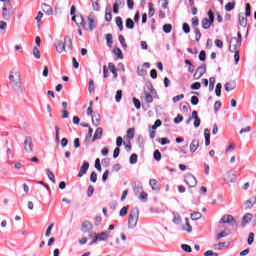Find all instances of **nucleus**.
Masks as SVG:
<instances>
[{
  "mask_svg": "<svg viewBox=\"0 0 256 256\" xmlns=\"http://www.w3.org/2000/svg\"><path fill=\"white\" fill-rule=\"evenodd\" d=\"M8 79H9L12 89H15L16 91L23 92V90L21 89V87H22L21 73H19V71L11 70L9 73Z\"/></svg>",
  "mask_w": 256,
  "mask_h": 256,
  "instance_id": "nucleus-1",
  "label": "nucleus"
},
{
  "mask_svg": "<svg viewBox=\"0 0 256 256\" xmlns=\"http://www.w3.org/2000/svg\"><path fill=\"white\" fill-rule=\"evenodd\" d=\"M55 46L57 53H63L65 51V47H68L70 51H73V40L71 39V37L66 36L64 38V41L56 40Z\"/></svg>",
  "mask_w": 256,
  "mask_h": 256,
  "instance_id": "nucleus-2",
  "label": "nucleus"
},
{
  "mask_svg": "<svg viewBox=\"0 0 256 256\" xmlns=\"http://www.w3.org/2000/svg\"><path fill=\"white\" fill-rule=\"evenodd\" d=\"M137 221H139V208H133L128 217V227L135 229L137 227Z\"/></svg>",
  "mask_w": 256,
  "mask_h": 256,
  "instance_id": "nucleus-3",
  "label": "nucleus"
},
{
  "mask_svg": "<svg viewBox=\"0 0 256 256\" xmlns=\"http://www.w3.org/2000/svg\"><path fill=\"white\" fill-rule=\"evenodd\" d=\"M2 17L5 21H9L13 17V8L11 7V1H6L2 8Z\"/></svg>",
  "mask_w": 256,
  "mask_h": 256,
  "instance_id": "nucleus-4",
  "label": "nucleus"
},
{
  "mask_svg": "<svg viewBox=\"0 0 256 256\" xmlns=\"http://www.w3.org/2000/svg\"><path fill=\"white\" fill-rule=\"evenodd\" d=\"M220 225H223L225 223H228L229 225L235 226L237 225V220L233 218L232 215H224L220 220H219Z\"/></svg>",
  "mask_w": 256,
  "mask_h": 256,
  "instance_id": "nucleus-5",
  "label": "nucleus"
},
{
  "mask_svg": "<svg viewBox=\"0 0 256 256\" xmlns=\"http://www.w3.org/2000/svg\"><path fill=\"white\" fill-rule=\"evenodd\" d=\"M207 73V64L200 65L194 73V79H201Z\"/></svg>",
  "mask_w": 256,
  "mask_h": 256,
  "instance_id": "nucleus-6",
  "label": "nucleus"
},
{
  "mask_svg": "<svg viewBox=\"0 0 256 256\" xmlns=\"http://www.w3.org/2000/svg\"><path fill=\"white\" fill-rule=\"evenodd\" d=\"M184 182L190 188L197 187V178H195V176H193V174H187L185 176Z\"/></svg>",
  "mask_w": 256,
  "mask_h": 256,
  "instance_id": "nucleus-7",
  "label": "nucleus"
},
{
  "mask_svg": "<svg viewBox=\"0 0 256 256\" xmlns=\"http://www.w3.org/2000/svg\"><path fill=\"white\" fill-rule=\"evenodd\" d=\"M24 151L26 153H33V138L28 136L24 140Z\"/></svg>",
  "mask_w": 256,
  "mask_h": 256,
  "instance_id": "nucleus-8",
  "label": "nucleus"
},
{
  "mask_svg": "<svg viewBox=\"0 0 256 256\" xmlns=\"http://www.w3.org/2000/svg\"><path fill=\"white\" fill-rule=\"evenodd\" d=\"M72 21L76 23L77 27L85 29V18L83 16H72Z\"/></svg>",
  "mask_w": 256,
  "mask_h": 256,
  "instance_id": "nucleus-9",
  "label": "nucleus"
},
{
  "mask_svg": "<svg viewBox=\"0 0 256 256\" xmlns=\"http://www.w3.org/2000/svg\"><path fill=\"white\" fill-rule=\"evenodd\" d=\"M239 47H241V43L240 42H237L234 39L230 40V47H229L230 53L239 51Z\"/></svg>",
  "mask_w": 256,
  "mask_h": 256,
  "instance_id": "nucleus-10",
  "label": "nucleus"
},
{
  "mask_svg": "<svg viewBox=\"0 0 256 256\" xmlns=\"http://www.w3.org/2000/svg\"><path fill=\"white\" fill-rule=\"evenodd\" d=\"M87 171H89V162L84 161L82 166L80 167V171L78 173V177H83V175L87 174Z\"/></svg>",
  "mask_w": 256,
  "mask_h": 256,
  "instance_id": "nucleus-11",
  "label": "nucleus"
},
{
  "mask_svg": "<svg viewBox=\"0 0 256 256\" xmlns=\"http://www.w3.org/2000/svg\"><path fill=\"white\" fill-rule=\"evenodd\" d=\"M149 185L152 191H155L156 193H159V191H161V187L159 186V183L157 182L156 179H150Z\"/></svg>",
  "mask_w": 256,
  "mask_h": 256,
  "instance_id": "nucleus-12",
  "label": "nucleus"
},
{
  "mask_svg": "<svg viewBox=\"0 0 256 256\" xmlns=\"http://www.w3.org/2000/svg\"><path fill=\"white\" fill-rule=\"evenodd\" d=\"M103 137V128L98 127L94 133V136L92 138V143H95L97 139H101Z\"/></svg>",
  "mask_w": 256,
  "mask_h": 256,
  "instance_id": "nucleus-13",
  "label": "nucleus"
},
{
  "mask_svg": "<svg viewBox=\"0 0 256 256\" xmlns=\"http://www.w3.org/2000/svg\"><path fill=\"white\" fill-rule=\"evenodd\" d=\"M92 229H93V224H91V222L86 220L82 223L83 233H89V231H91Z\"/></svg>",
  "mask_w": 256,
  "mask_h": 256,
  "instance_id": "nucleus-14",
  "label": "nucleus"
},
{
  "mask_svg": "<svg viewBox=\"0 0 256 256\" xmlns=\"http://www.w3.org/2000/svg\"><path fill=\"white\" fill-rule=\"evenodd\" d=\"M199 149V139H193L190 143V153H195Z\"/></svg>",
  "mask_w": 256,
  "mask_h": 256,
  "instance_id": "nucleus-15",
  "label": "nucleus"
},
{
  "mask_svg": "<svg viewBox=\"0 0 256 256\" xmlns=\"http://www.w3.org/2000/svg\"><path fill=\"white\" fill-rule=\"evenodd\" d=\"M42 11L46 13L48 16L53 15V8L47 3L42 4Z\"/></svg>",
  "mask_w": 256,
  "mask_h": 256,
  "instance_id": "nucleus-16",
  "label": "nucleus"
},
{
  "mask_svg": "<svg viewBox=\"0 0 256 256\" xmlns=\"http://www.w3.org/2000/svg\"><path fill=\"white\" fill-rule=\"evenodd\" d=\"M236 87H237V83H236L235 81L227 82V83L224 85V89H225V91H227V92L233 91Z\"/></svg>",
  "mask_w": 256,
  "mask_h": 256,
  "instance_id": "nucleus-17",
  "label": "nucleus"
},
{
  "mask_svg": "<svg viewBox=\"0 0 256 256\" xmlns=\"http://www.w3.org/2000/svg\"><path fill=\"white\" fill-rule=\"evenodd\" d=\"M88 27L91 31L97 29V21H95L94 18H91V16L88 17Z\"/></svg>",
  "mask_w": 256,
  "mask_h": 256,
  "instance_id": "nucleus-18",
  "label": "nucleus"
},
{
  "mask_svg": "<svg viewBox=\"0 0 256 256\" xmlns=\"http://www.w3.org/2000/svg\"><path fill=\"white\" fill-rule=\"evenodd\" d=\"M133 191H134V194L136 195V197H139L140 194H141L142 191H143V185H142V184H136V185L133 187Z\"/></svg>",
  "mask_w": 256,
  "mask_h": 256,
  "instance_id": "nucleus-19",
  "label": "nucleus"
},
{
  "mask_svg": "<svg viewBox=\"0 0 256 256\" xmlns=\"http://www.w3.org/2000/svg\"><path fill=\"white\" fill-rule=\"evenodd\" d=\"M101 121V116L99 115V113H93L92 115V123L93 125H95V127H97L99 125V122Z\"/></svg>",
  "mask_w": 256,
  "mask_h": 256,
  "instance_id": "nucleus-20",
  "label": "nucleus"
},
{
  "mask_svg": "<svg viewBox=\"0 0 256 256\" xmlns=\"http://www.w3.org/2000/svg\"><path fill=\"white\" fill-rule=\"evenodd\" d=\"M108 67H109V70L111 71V73L113 74L114 79H117L118 74H117V68L115 67V64L110 62V63H108Z\"/></svg>",
  "mask_w": 256,
  "mask_h": 256,
  "instance_id": "nucleus-21",
  "label": "nucleus"
},
{
  "mask_svg": "<svg viewBox=\"0 0 256 256\" xmlns=\"http://www.w3.org/2000/svg\"><path fill=\"white\" fill-rule=\"evenodd\" d=\"M99 241H107L109 239V232H101L100 234L97 235Z\"/></svg>",
  "mask_w": 256,
  "mask_h": 256,
  "instance_id": "nucleus-22",
  "label": "nucleus"
},
{
  "mask_svg": "<svg viewBox=\"0 0 256 256\" xmlns=\"http://www.w3.org/2000/svg\"><path fill=\"white\" fill-rule=\"evenodd\" d=\"M212 24H213V22H211L207 18H203L202 19V27H203V29H210Z\"/></svg>",
  "mask_w": 256,
  "mask_h": 256,
  "instance_id": "nucleus-23",
  "label": "nucleus"
},
{
  "mask_svg": "<svg viewBox=\"0 0 256 256\" xmlns=\"http://www.w3.org/2000/svg\"><path fill=\"white\" fill-rule=\"evenodd\" d=\"M253 215L251 213H247L246 215L243 216L242 223L243 225H247V223H250Z\"/></svg>",
  "mask_w": 256,
  "mask_h": 256,
  "instance_id": "nucleus-24",
  "label": "nucleus"
},
{
  "mask_svg": "<svg viewBox=\"0 0 256 256\" xmlns=\"http://www.w3.org/2000/svg\"><path fill=\"white\" fill-rule=\"evenodd\" d=\"M126 28L127 29H134L135 28V22H133V19H131V18L126 19Z\"/></svg>",
  "mask_w": 256,
  "mask_h": 256,
  "instance_id": "nucleus-25",
  "label": "nucleus"
},
{
  "mask_svg": "<svg viewBox=\"0 0 256 256\" xmlns=\"http://www.w3.org/2000/svg\"><path fill=\"white\" fill-rule=\"evenodd\" d=\"M144 101L145 103H153V95L144 92Z\"/></svg>",
  "mask_w": 256,
  "mask_h": 256,
  "instance_id": "nucleus-26",
  "label": "nucleus"
},
{
  "mask_svg": "<svg viewBox=\"0 0 256 256\" xmlns=\"http://www.w3.org/2000/svg\"><path fill=\"white\" fill-rule=\"evenodd\" d=\"M46 174L48 179H50L53 183H55V174L49 168L46 169Z\"/></svg>",
  "mask_w": 256,
  "mask_h": 256,
  "instance_id": "nucleus-27",
  "label": "nucleus"
},
{
  "mask_svg": "<svg viewBox=\"0 0 256 256\" xmlns=\"http://www.w3.org/2000/svg\"><path fill=\"white\" fill-rule=\"evenodd\" d=\"M90 1L95 11H101V6H99V0H90Z\"/></svg>",
  "mask_w": 256,
  "mask_h": 256,
  "instance_id": "nucleus-28",
  "label": "nucleus"
},
{
  "mask_svg": "<svg viewBox=\"0 0 256 256\" xmlns=\"http://www.w3.org/2000/svg\"><path fill=\"white\" fill-rule=\"evenodd\" d=\"M116 25L120 31H123V19L119 16L116 17Z\"/></svg>",
  "mask_w": 256,
  "mask_h": 256,
  "instance_id": "nucleus-29",
  "label": "nucleus"
},
{
  "mask_svg": "<svg viewBox=\"0 0 256 256\" xmlns=\"http://www.w3.org/2000/svg\"><path fill=\"white\" fill-rule=\"evenodd\" d=\"M156 141H158L160 145H169V143H171V140H169V138H158L156 139Z\"/></svg>",
  "mask_w": 256,
  "mask_h": 256,
  "instance_id": "nucleus-30",
  "label": "nucleus"
},
{
  "mask_svg": "<svg viewBox=\"0 0 256 256\" xmlns=\"http://www.w3.org/2000/svg\"><path fill=\"white\" fill-rule=\"evenodd\" d=\"M201 217H202L201 212H194L191 214L192 221H199V219H201Z\"/></svg>",
  "mask_w": 256,
  "mask_h": 256,
  "instance_id": "nucleus-31",
  "label": "nucleus"
},
{
  "mask_svg": "<svg viewBox=\"0 0 256 256\" xmlns=\"http://www.w3.org/2000/svg\"><path fill=\"white\" fill-rule=\"evenodd\" d=\"M106 41L108 47H113V35L112 34H106Z\"/></svg>",
  "mask_w": 256,
  "mask_h": 256,
  "instance_id": "nucleus-32",
  "label": "nucleus"
},
{
  "mask_svg": "<svg viewBox=\"0 0 256 256\" xmlns=\"http://www.w3.org/2000/svg\"><path fill=\"white\" fill-rule=\"evenodd\" d=\"M235 2H229L225 5V11H233L235 9Z\"/></svg>",
  "mask_w": 256,
  "mask_h": 256,
  "instance_id": "nucleus-33",
  "label": "nucleus"
},
{
  "mask_svg": "<svg viewBox=\"0 0 256 256\" xmlns=\"http://www.w3.org/2000/svg\"><path fill=\"white\" fill-rule=\"evenodd\" d=\"M239 24L241 27H247V17L239 15Z\"/></svg>",
  "mask_w": 256,
  "mask_h": 256,
  "instance_id": "nucleus-34",
  "label": "nucleus"
},
{
  "mask_svg": "<svg viewBox=\"0 0 256 256\" xmlns=\"http://www.w3.org/2000/svg\"><path fill=\"white\" fill-rule=\"evenodd\" d=\"M33 56L35 57V59H41V51H39V48H37V46L33 48Z\"/></svg>",
  "mask_w": 256,
  "mask_h": 256,
  "instance_id": "nucleus-35",
  "label": "nucleus"
},
{
  "mask_svg": "<svg viewBox=\"0 0 256 256\" xmlns=\"http://www.w3.org/2000/svg\"><path fill=\"white\" fill-rule=\"evenodd\" d=\"M194 33H195V39L197 42L201 41V30L199 28L195 27L194 28Z\"/></svg>",
  "mask_w": 256,
  "mask_h": 256,
  "instance_id": "nucleus-36",
  "label": "nucleus"
},
{
  "mask_svg": "<svg viewBox=\"0 0 256 256\" xmlns=\"http://www.w3.org/2000/svg\"><path fill=\"white\" fill-rule=\"evenodd\" d=\"M148 5H149L148 17H153L155 15V8H153V2H150Z\"/></svg>",
  "mask_w": 256,
  "mask_h": 256,
  "instance_id": "nucleus-37",
  "label": "nucleus"
},
{
  "mask_svg": "<svg viewBox=\"0 0 256 256\" xmlns=\"http://www.w3.org/2000/svg\"><path fill=\"white\" fill-rule=\"evenodd\" d=\"M123 97V91L122 90H117L116 96H115V101L116 103H119Z\"/></svg>",
  "mask_w": 256,
  "mask_h": 256,
  "instance_id": "nucleus-38",
  "label": "nucleus"
},
{
  "mask_svg": "<svg viewBox=\"0 0 256 256\" xmlns=\"http://www.w3.org/2000/svg\"><path fill=\"white\" fill-rule=\"evenodd\" d=\"M182 99H185V94H180L172 98L173 103H179Z\"/></svg>",
  "mask_w": 256,
  "mask_h": 256,
  "instance_id": "nucleus-39",
  "label": "nucleus"
},
{
  "mask_svg": "<svg viewBox=\"0 0 256 256\" xmlns=\"http://www.w3.org/2000/svg\"><path fill=\"white\" fill-rule=\"evenodd\" d=\"M147 197H149V195L146 192L142 191L138 196V199H140V201H143L145 203L147 201Z\"/></svg>",
  "mask_w": 256,
  "mask_h": 256,
  "instance_id": "nucleus-40",
  "label": "nucleus"
},
{
  "mask_svg": "<svg viewBox=\"0 0 256 256\" xmlns=\"http://www.w3.org/2000/svg\"><path fill=\"white\" fill-rule=\"evenodd\" d=\"M135 137V128H130L127 130V138L133 139Z\"/></svg>",
  "mask_w": 256,
  "mask_h": 256,
  "instance_id": "nucleus-41",
  "label": "nucleus"
},
{
  "mask_svg": "<svg viewBox=\"0 0 256 256\" xmlns=\"http://www.w3.org/2000/svg\"><path fill=\"white\" fill-rule=\"evenodd\" d=\"M185 221H186V228H183V230L187 231V233H191V231H193V227H191V224H189V218H186Z\"/></svg>",
  "mask_w": 256,
  "mask_h": 256,
  "instance_id": "nucleus-42",
  "label": "nucleus"
},
{
  "mask_svg": "<svg viewBox=\"0 0 256 256\" xmlns=\"http://www.w3.org/2000/svg\"><path fill=\"white\" fill-rule=\"evenodd\" d=\"M164 33H171L173 31V26L171 24H165L163 26Z\"/></svg>",
  "mask_w": 256,
  "mask_h": 256,
  "instance_id": "nucleus-43",
  "label": "nucleus"
},
{
  "mask_svg": "<svg viewBox=\"0 0 256 256\" xmlns=\"http://www.w3.org/2000/svg\"><path fill=\"white\" fill-rule=\"evenodd\" d=\"M118 39L123 49H127V42H125V37L123 35H119Z\"/></svg>",
  "mask_w": 256,
  "mask_h": 256,
  "instance_id": "nucleus-44",
  "label": "nucleus"
},
{
  "mask_svg": "<svg viewBox=\"0 0 256 256\" xmlns=\"http://www.w3.org/2000/svg\"><path fill=\"white\" fill-rule=\"evenodd\" d=\"M223 88V85L221 83H218L216 85L215 93L217 97H221V89Z\"/></svg>",
  "mask_w": 256,
  "mask_h": 256,
  "instance_id": "nucleus-45",
  "label": "nucleus"
},
{
  "mask_svg": "<svg viewBox=\"0 0 256 256\" xmlns=\"http://www.w3.org/2000/svg\"><path fill=\"white\" fill-rule=\"evenodd\" d=\"M181 249L183 251H185L186 253H191L193 251V249L191 248V246L187 245V244H182L181 245Z\"/></svg>",
  "mask_w": 256,
  "mask_h": 256,
  "instance_id": "nucleus-46",
  "label": "nucleus"
},
{
  "mask_svg": "<svg viewBox=\"0 0 256 256\" xmlns=\"http://www.w3.org/2000/svg\"><path fill=\"white\" fill-rule=\"evenodd\" d=\"M114 54L118 57V59H123V52L121 51V48H115Z\"/></svg>",
  "mask_w": 256,
  "mask_h": 256,
  "instance_id": "nucleus-47",
  "label": "nucleus"
},
{
  "mask_svg": "<svg viewBox=\"0 0 256 256\" xmlns=\"http://www.w3.org/2000/svg\"><path fill=\"white\" fill-rule=\"evenodd\" d=\"M113 20V14H111V12H108L107 9H106V12H105V21H107L108 23H110V21Z\"/></svg>",
  "mask_w": 256,
  "mask_h": 256,
  "instance_id": "nucleus-48",
  "label": "nucleus"
},
{
  "mask_svg": "<svg viewBox=\"0 0 256 256\" xmlns=\"http://www.w3.org/2000/svg\"><path fill=\"white\" fill-rule=\"evenodd\" d=\"M214 88H215V77H210V79H209V89H210V91H213Z\"/></svg>",
  "mask_w": 256,
  "mask_h": 256,
  "instance_id": "nucleus-49",
  "label": "nucleus"
},
{
  "mask_svg": "<svg viewBox=\"0 0 256 256\" xmlns=\"http://www.w3.org/2000/svg\"><path fill=\"white\" fill-rule=\"evenodd\" d=\"M129 211V206H124L121 210H120V217H125V215H127Z\"/></svg>",
  "mask_w": 256,
  "mask_h": 256,
  "instance_id": "nucleus-50",
  "label": "nucleus"
},
{
  "mask_svg": "<svg viewBox=\"0 0 256 256\" xmlns=\"http://www.w3.org/2000/svg\"><path fill=\"white\" fill-rule=\"evenodd\" d=\"M190 88L193 90V91H197L199 89H201V83L200 82H195L193 83Z\"/></svg>",
  "mask_w": 256,
  "mask_h": 256,
  "instance_id": "nucleus-51",
  "label": "nucleus"
},
{
  "mask_svg": "<svg viewBox=\"0 0 256 256\" xmlns=\"http://www.w3.org/2000/svg\"><path fill=\"white\" fill-rule=\"evenodd\" d=\"M226 245H227V243L220 242V243L214 245V249H217L218 251H221V249H223V247H226Z\"/></svg>",
  "mask_w": 256,
  "mask_h": 256,
  "instance_id": "nucleus-52",
  "label": "nucleus"
},
{
  "mask_svg": "<svg viewBox=\"0 0 256 256\" xmlns=\"http://www.w3.org/2000/svg\"><path fill=\"white\" fill-rule=\"evenodd\" d=\"M132 101H133L134 106H135L136 109H141V101H140L139 99H137V98L134 97V98L132 99Z\"/></svg>",
  "mask_w": 256,
  "mask_h": 256,
  "instance_id": "nucleus-53",
  "label": "nucleus"
},
{
  "mask_svg": "<svg viewBox=\"0 0 256 256\" xmlns=\"http://www.w3.org/2000/svg\"><path fill=\"white\" fill-rule=\"evenodd\" d=\"M229 235L227 232L222 231L216 235V241H219V239H223V237H227Z\"/></svg>",
  "mask_w": 256,
  "mask_h": 256,
  "instance_id": "nucleus-54",
  "label": "nucleus"
},
{
  "mask_svg": "<svg viewBox=\"0 0 256 256\" xmlns=\"http://www.w3.org/2000/svg\"><path fill=\"white\" fill-rule=\"evenodd\" d=\"M253 241H255V233L251 232L248 236V245H253Z\"/></svg>",
  "mask_w": 256,
  "mask_h": 256,
  "instance_id": "nucleus-55",
  "label": "nucleus"
},
{
  "mask_svg": "<svg viewBox=\"0 0 256 256\" xmlns=\"http://www.w3.org/2000/svg\"><path fill=\"white\" fill-rule=\"evenodd\" d=\"M137 159H138L137 154H132L130 156V165H135V163H137Z\"/></svg>",
  "mask_w": 256,
  "mask_h": 256,
  "instance_id": "nucleus-56",
  "label": "nucleus"
},
{
  "mask_svg": "<svg viewBox=\"0 0 256 256\" xmlns=\"http://www.w3.org/2000/svg\"><path fill=\"white\" fill-rule=\"evenodd\" d=\"M91 183H97V172L93 171L90 175Z\"/></svg>",
  "mask_w": 256,
  "mask_h": 256,
  "instance_id": "nucleus-57",
  "label": "nucleus"
},
{
  "mask_svg": "<svg viewBox=\"0 0 256 256\" xmlns=\"http://www.w3.org/2000/svg\"><path fill=\"white\" fill-rule=\"evenodd\" d=\"M206 59H207V53L205 52V50L200 51L199 60L205 61Z\"/></svg>",
  "mask_w": 256,
  "mask_h": 256,
  "instance_id": "nucleus-58",
  "label": "nucleus"
},
{
  "mask_svg": "<svg viewBox=\"0 0 256 256\" xmlns=\"http://www.w3.org/2000/svg\"><path fill=\"white\" fill-rule=\"evenodd\" d=\"M191 105H199V97L197 96H192L190 99Z\"/></svg>",
  "mask_w": 256,
  "mask_h": 256,
  "instance_id": "nucleus-59",
  "label": "nucleus"
},
{
  "mask_svg": "<svg viewBox=\"0 0 256 256\" xmlns=\"http://www.w3.org/2000/svg\"><path fill=\"white\" fill-rule=\"evenodd\" d=\"M246 17H251V4L247 3L246 4V12H245Z\"/></svg>",
  "mask_w": 256,
  "mask_h": 256,
  "instance_id": "nucleus-60",
  "label": "nucleus"
},
{
  "mask_svg": "<svg viewBox=\"0 0 256 256\" xmlns=\"http://www.w3.org/2000/svg\"><path fill=\"white\" fill-rule=\"evenodd\" d=\"M93 193H95V188L92 185H90L87 190L88 197H93Z\"/></svg>",
  "mask_w": 256,
  "mask_h": 256,
  "instance_id": "nucleus-61",
  "label": "nucleus"
},
{
  "mask_svg": "<svg viewBox=\"0 0 256 256\" xmlns=\"http://www.w3.org/2000/svg\"><path fill=\"white\" fill-rule=\"evenodd\" d=\"M182 29H183V31H184V33H191V27H189V24H187V23H184L183 25H182Z\"/></svg>",
  "mask_w": 256,
  "mask_h": 256,
  "instance_id": "nucleus-62",
  "label": "nucleus"
},
{
  "mask_svg": "<svg viewBox=\"0 0 256 256\" xmlns=\"http://www.w3.org/2000/svg\"><path fill=\"white\" fill-rule=\"evenodd\" d=\"M181 121H183V115L178 114L176 118H174V123H176V125H179V123H181Z\"/></svg>",
  "mask_w": 256,
  "mask_h": 256,
  "instance_id": "nucleus-63",
  "label": "nucleus"
},
{
  "mask_svg": "<svg viewBox=\"0 0 256 256\" xmlns=\"http://www.w3.org/2000/svg\"><path fill=\"white\" fill-rule=\"evenodd\" d=\"M154 159L155 161H159L161 159V152L159 150L154 151Z\"/></svg>",
  "mask_w": 256,
  "mask_h": 256,
  "instance_id": "nucleus-64",
  "label": "nucleus"
}]
</instances>
